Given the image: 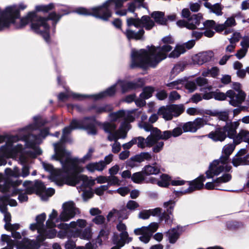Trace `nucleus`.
<instances>
[{
	"label": "nucleus",
	"instance_id": "nucleus-9",
	"mask_svg": "<svg viewBox=\"0 0 249 249\" xmlns=\"http://www.w3.org/2000/svg\"><path fill=\"white\" fill-rule=\"evenodd\" d=\"M23 186L25 188L26 194L36 193L43 200H47L48 197L52 196L55 192L53 188H49L46 189L42 182L38 180H36L35 183L30 181H25L23 183Z\"/></svg>",
	"mask_w": 249,
	"mask_h": 249
},
{
	"label": "nucleus",
	"instance_id": "nucleus-19",
	"mask_svg": "<svg viewBox=\"0 0 249 249\" xmlns=\"http://www.w3.org/2000/svg\"><path fill=\"white\" fill-rule=\"evenodd\" d=\"M227 95L229 98V104L234 107L241 105L246 97V94L244 91L228 90Z\"/></svg>",
	"mask_w": 249,
	"mask_h": 249
},
{
	"label": "nucleus",
	"instance_id": "nucleus-53",
	"mask_svg": "<svg viewBox=\"0 0 249 249\" xmlns=\"http://www.w3.org/2000/svg\"><path fill=\"white\" fill-rule=\"evenodd\" d=\"M140 20L139 18H127L126 19V24L127 26L130 27L134 26L136 28H140Z\"/></svg>",
	"mask_w": 249,
	"mask_h": 249
},
{
	"label": "nucleus",
	"instance_id": "nucleus-22",
	"mask_svg": "<svg viewBox=\"0 0 249 249\" xmlns=\"http://www.w3.org/2000/svg\"><path fill=\"white\" fill-rule=\"evenodd\" d=\"M55 227L47 226L42 230L41 232H38L39 235L37 237V240L40 242L45 240V238H53L57 233V231L54 229Z\"/></svg>",
	"mask_w": 249,
	"mask_h": 249
},
{
	"label": "nucleus",
	"instance_id": "nucleus-33",
	"mask_svg": "<svg viewBox=\"0 0 249 249\" xmlns=\"http://www.w3.org/2000/svg\"><path fill=\"white\" fill-rule=\"evenodd\" d=\"M241 37V36L239 32H234L232 36L229 39L230 44L226 47V52L231 53L233 52L235 48L236 43L239 41Z\"/></svg>",
	"mask_w": 249,
	"mask_h": 249
},
{
	"label": "nucleus",
	"instance_id": "nucleus-8",
	"mask_svg": "<svg viewBox=\"0 0 249 249\" xmlns=\"http://www.w3.org/2000/svg\"><path fill=\"white\" fill-rule=\"evenodd\" d=\"M113 4L112 0H107L101 6L93 7L90 10L79 7L75 12L80 15H92L103 20H107L111 16L110 9Z\"/></svg>",
	"mask_w": 249,
	"mask_h": 249
},
{
	"label": "nucleus",
	"instance_id": "nucleus-47",
	"mask_svg": "<svg viewBox=\"0 0 249 249\" xmlns=\"http://www.w3.org/2000/svg\"><path fill=\"white\" fill-rule=\"evenodd\" d=\"M207 121L208 120H206L204 118H196L194 121L192 122L193 129H195V132H196L197 129L203 127L205 124H206Z\"/></svg>",
	"mask_w": 249,
	"mask_h": 249
},
{
	"label": "nucleus",
	"instance_id": "nucleus-28",
	"mask_svg": "<svg viewBox=\"0 0 249 249\" xmlns=\"http://www.w3.org/2000/svg\"><path fill=\"white\" fill-rule=\"evenodd\" d=\"M241 45L242 48L239 50L235 54V56L239 59L243 58L247 52L249 48V38L247 37H244L243 40L241 42Z\"/></svg>",
	"mask_w": 249,
	"mask_h": 249
},
{
	"label": "nucleus",
	"instance_id": "nucleus-52",
	"mask_svg": "<svg viewBox=\"0 0 249 249\" xmlns=\"http://www.w3.org/2000/svg\"><path fill=\"white\" fill-rule=\"evenodd\" d=\"M200 53L201 55L200 58L202 60L203 64L211 61L214 56L213 53L211 51L203 52Z\"/></svg>",
	"mask_w": 249,
	"mask_h": 249
},
{
	"label": "nucleus",
	"instance_id": "nucleus-29",
	"mask_svg": "<svg viewBox=\"0 0 249 249\" xmlns=\"http://www.w3.org/2000/svg\"><path fill=\"white\" fill-rule=\"evenodd\" d=\"M202 18L201 14L198 13L193 15L187 19L188 27L189 30H194L200 23V20Z\"/></svg>",
	"mask_w": 249,
	"mask_h": 249
},
{
	"label": "nucleus",
	"instance_id": "nucleus-24",
	"mask_svg": "<svg viewBox=\"0 0 249 249\" xmlns=\"http://www.w3.org/2000/svg\"><path fill=\"white\" fill-rule=\"evenodd\" d=\"M208 137L214 142H223L227 138L222 127H217L214 131L211 132Z\"/></svg>",
	"mask_w": 249,
	"mask_h": 249
},
{
	"label": "nucleus",
	"instance_id": "nucleus-20",
	"mask_svg": "<svg viewBox=\"0 0 249 249\" xmlns=\"http://www.w3.org/2000/svg\"><path fill=\"white\" fill-rule=\"evenodd\" d=\"M240 121H241V119L234 122H228L224 126L222 127L227 137L232 139L233 141L238 134L237 129L240 125Z\"/></svg>",
	"mask_w": 249,
	"mask_h": 249
},
{
	"label": "nucleus",
	"instance_id": "nucleus-10",
	"mask_svg": "<svg viewBox=\"0 0 249 249\" xmlns=\"http://www.w3.org/2000/svg\"><path fill=\"white\" fill-rule=\"evenodd\" d=\"M38 121H36L35 124L30 125L22 130L23 131L28 133V135H24L21 138L25 141L26 147L34 148L35 145L39 142V140L41 138H44L48 134V129L45 128L40 131L38 135H33L32 134L33 131L40 127Z\"/></svg>",
	"mask_w": 249,
	"mask_h": 249
},
{
	"label": "nucleus",
	"instance_id": "nucleus-37",
	"mask_svg": "<svg viewBox=\"0 0 249 249\" xmlns=\"http://www.w3.org/2000/svg\"><path fill=\"white\" fill-rule=\"evenodd\" d=\"M120 240L118 241L113 240L114 244L117 245L120 247H123L125 244L128 243L132 240V238L129 236L127 231L121 232L120 233Z\"/></svg>",
	"mask_w": 249,
	"mask_h": 249
},
{
	"label": "nucleus",
	"instance_id": "nucleus-64",
	"mask_svg": "<svg viewBox=\"0 0 249 249\" xmlns=\"http://www.w3.org/2000/svg\"><path fill=\"white\" fill-rule=\"evenodd\" d=\"M163 206L166 209L167 213L170 214H172V211L175 206V202L172 200L165 202L163 204Z\"/></svg>",
	"mask_w": 249,
	"mask_h": 249
},
{
	"label": "nucleus",
	"instance_id": "nucleus-38",
	"mask_svg": "<svg viewBox=\"0 0 249 249\" xmlns=\"http://www.w3.org/2000/svg\"><path fill=\"white\" fill-rule=\"evenodd\" d=\"M160 171V168L159 166H152L147 165L145 166L142 170V172L145 175H157Z\"/></svg>",
	"mask_w": 249,
	"mask_h": 249
},
{
	"label": "nucleus",
	"instance_id": "nucleus-7",
	"mask_svg": "<svg viewBox=\"0 0 249 249\" xmlns=\"http://www.w3.org/2000/svg\"><path fill=\"white\" fill-rule=\"evenodd\" d=\"M65 13L60 14H56L53 12L49 14L48 17H38L34 20L31 24L33 30H39V31H46L47 30H53L56 23L64 15L68 14L69 12L65 10H62Z\"/></svg>",
	"mask_w": 249,
	"mask_h": 249
},
{
	"label": "nucleus",
	"instance_id": "nucleus-62",
	"mask_svg": "<svg viewBox=\"0 0 249 249\" xmlns=\"http://www.w3.org/2000/svg\"><path fill=\"white\" fill-rule=\"evenodd\" d=\"M112 109L111 106L106 105L103 106L97 107L95 108V111L97 113H102L110 111Z\"/></svg>",
	"mask_w": 249,
	"mask_h": 249
},
{
	"label": "nucleus",
	"instance_id": "nucleus-44",
	"mask_svg": "<svg viewBox=\"0 0 249 249\" xmlns=\"http://www.w3.org/2000/svg\"><path fill=\"white\" fill-rule=\"evenodd\" d=\"M236 24L235 20L234 18L231 17L228 18L223 24H218L217 29L223 31L228 27H231L235 26Z\"/></svg>",
	"mask_w": 249,
	"mask_h": 249
},
{
	"label": "nucleus",
	"instance_id": "nucleus-31",
	"mask_svg": "<svg viewBox=\"0 0 249 249\" xmlns=\"http://www.w3.org/2000/svg\"><path fill=\"white\" fill-rule=\"evenodd\" d=\"M242 142H244L249 144V131L241 129L239 131L236 137L234 140V142L235 144H239Z\"/></svg>",
	"mask_w": 249,
	"mask_h": 249
},
{
	"label": "nucleus",
	"instance_id": "nucleus-4",
	"mask_svg": "<svg viewBox=\"0 0 249 249\" xmlns=\"http://www.w3.org/2000/svg\"><path fill=\"white\" fill-rule=\"evenodd\" d=\"M0 152L6 158L13 159L18 158L20 163L23 165L21 169H19V177L24 178L29 175L30 167L26 164L27 162V158L23 154L21 145L18 144L16 146L13 147L10 142H7L5 146L1 147Z\"/></svg>",
	"mask_w": 249,
	"mask_h": 249
},
{
	"label": "nucleus",
	"instance_id": "nucleus-16",
	"mask_svg": "<svg viewBox=\"0 0 249 249\" xmlns=\"http://www.w3.org/2000/svg\"><path fill=\"white\" fill-rule=\"evenodd\" d=\"M102 127L108 136L110 134L123 135V137H126L127 132L130 129L131 125L127 122L122 123L120 128L116 130V125L113 122H106L103 124Z\"/></svg>",
	"mask_w": 249,
	"mask_h": 249
},
{
	"label": "nucleus",
	"instance_id": "nucleus-23",
	"mask_svg": "<svg viewBox=\"0 0 249 249\" xmlns=\"http://www.w3.org/2000/svg\"><path fill=\"white\" fill-rule=\"evenodd\" d=\"M134 139L137 140L136 144H137L138 147L142 149L146 147H152L156 140L154 138V136L152 135H149L146 139L142 137H138L134 138Z\"/></svg>",
	"mask_w": 249,
	"mask_h": 249
},
{
	"label": "nucleus",
	"instance_id": "nucleus-13",
	"mask_svg": "<svg viewBox=\"0 0 249 249\" xmlns=\"http://www.w3.org/2000/svg\"><path fill=\"white\" fill-rule=\"evenodd\" d=\"M19 168L15 167L13 169L6 168L5 170V175L0 173V192L2 193L10 192L13 186V183L9 177L19 178Z\"/></svg>",
	"mask_w": 249,
	"mask_h": 249
},
{
	"label": "nucleus",
	"instance_id": "nucleus-49",
	"mask_svg": "<svg viewBox=\"0 0 249 249\" xmlns=\"http://www.w3.org/2000/svg\"><path fill=\"white\" fill-rule=\"evenodd\" d=\"M86 96V95H80L76 93H73L72 92H69L67 94L64 93H60L58 96V99L61 101H64L65 99L68 98L69 97H72L73 98L75 99H81V97Z\"/></svg>",
	"mask_w": 249,
	"mask_h": 249
},
{
	"label": "nucleus",
	"instance_id": "nucleus-18",
	"mask_svg": "<svg viewBox=\"0 0 249 249\" xmlns=\"http://www.w3.org/2000/svg\"><path fill=\"white\" fill-rule=\"evenodd\" d=\"M135 111V110H132L131 111L120 110L110 113L109 115V117L112 122L123 120L124 122L123 123L127 122L129 124L130 122H133L135 119L134 116Z\"/></svg>",
	"mask_w": 249,
	"mask_h": 249
},
{
	"label": "nucleus",
	"instance_id": "nucleus-45",
	"mask_svg": "<svg viewBox=\"0 0 249 249\" xmlns=\"http://www.w3.org/2000/svg\"><path fill=\"white\" fill-rule=\"evenodd\" d=\"M155 134L153 135L159 140H167L172 136V132L170 131H164L161 132L157 128H155Z\"/></svg>",
	"mask_w": 249,
	"mask_h": 249
},
{
	"label": "nucleus",
	"instance_id": "nucleus-51",
	"mask_svg": "<svg viewBox=\"0 0 249 249\" xmlns=\"http://www.w3.org/2000/svg\"><path fill=\"white\" fill-rule=\"evenodd\" d=\"M54 8L53 3H50L48 5H39L36 6V10L38 12H48Z\"/></svg>",
	"mask_w": 249,
	"mask_h": 249
},
{
	"label": "nucleus",
	"instance_id": "nucleus-48",
	"mask_svg": "<svg viewBox=\"0 0 249 249\" xmlns=\"http://www.w3.org/2000/svg\"><path fill=\"white\" fill-rule=\"evenodd\" d=\"M136 9V5L134 2L129 3L128 4L127 10H117L116 14L119 16H125L127 14V12L134 13Z\"/></svg>",
	"mask_w": 249,
	"mask_h": 249
},
{
	"label": "nucleus",
	"instance_id": "nucleus-41",
	"mask_svg": "<svg viewBox=\"0 0 249 249\" xmlns=\"http://www.w3.org/2000/svg\"><path fill=\"white\" fill-rule=\"evenodd\" d=\"M196 82L198 86L203 87L200 89V91L202 92H206V93L207 91H210L212 89L211 86L207 85L208 80L204 77H197L196 79Z\"/></svg>",
	"mask_w": 249,
	"mask_h": 249
},
{
	"label": "nucleus",
	"instance_id": "nucleus-61",
	"mask_svg": "<svg viewBox=\"0 0 249 249\" xmlns=\"http://www.w3.org/2000/svg\"><path fill=\"white\" fill-rule=\"evenodd\" d=\"M107 182L108 185V187L109 186L112 185H120V180L118 178L114 175H110V176L107 177Z\"/></svg>",
	"mask_w": 249,
	"mask_h": 249
},
{
	"label": "nucleus",
	"instance_id": "nucleus-36",
	"mask_svg": "<svg viewBox=\"0 0 249 249\" xmlns=\"http://www.w3.org/2000/svg\"><path fill=\"white\" fill-rule=\"evenodd\" d=\"M156 23L161 25L167 24V19L164 17V13L162 12L156 11L151 14Z\"/></svg>",
	"mask_w": 249,
	"mask_h": 249
},
{
	"label": "nucleus",
	"instance_id": "nucleus-1",
	"mask_svg": "<svg viewBox=\"0 0 249 249\" xmlns=\"http://www.w3.org/2000/svg\"><path fill=\"white\" fill-rule=\"evenodd\" d=\"M96 124L95 118L93 117L85 118L83 120L74 119L71 122L70 126L64 128L61 142L53 144L55 153L52 156V159L59 160L61 163L63 170L66 173L63 181L68 185L74 186L80 182H82V185L85 187H91L95 184V180L91 177L89 178L86 175L78 174L84 170V168L78 163H84L90 160L94 149L90 148L88 152L79 160L77 158H71V153L65 150L63 142L66 141V135L75 129H84L87 131L89 134H96Z\"/></svg>",
	"mask_w": 249,
	"mask_h": 249
},
{
	"label": "nucleus",
	"instance_id": "nucleus-46",
	"mask_svg": "<svg viewBox=\"0 0 249 249\" xmlns=\"http://www.w3.org/2000/svg\"><path fill=\"white\" fill-rule=\"evenodd\" d=\"M203 29L206 31H212L214 29L215 31H220V30L217 29L218 24L216 25L215 21L213 20H207L203 23Z\"/></svg>",
	"mask_w": 249,
	"mask_h": 249
},
{
	"label": "nucleus",
	"instance_id": "nucleus-11",
	"mask_svg": "<svg viewBox=\"0 0 249 249\" xmlns=\"http://www.w3.org/2000/svg\"><path fill=\"white\" fill-rule=\"evenodd\" d=\"M143 80L142 79H139L137 83L133 82H126L123 81H118V83L108 89L106 91L101 92L98 94L92 95L94 99L97 100L104 98L107 96H111L113 95L116 91V87L120 86L122 91L124 92L127 89H134L139 87H141L143 85Z\"/></svg>",
	"mask_w": 249,
	"mask_h": 249
},
{
	"label": "nucleus",
	"instance_id": "nucleus-5",
	"mask_svg": "<svg viewBox=\"0 0 249 249\" xmlns=\"http://www.w3.org/2000/svg\"><path fill=\"white\" fill-rule=\"evenodd\" d=\"M63 211L60 213L59 217H57V211L53 209L52 213L49 215V218L46 222L47 226L56 227V223L60 221H68L72 218L78 213L79 211L76 208L75 204L72 201H69L64 203L62 206Z\"/></svg>",
	"mask_w": 249,
	"mask_h": 249
},
{
	"label": "nucleus",
	"instance_id": "nucleus-2",
	"mask_svg": "<svg viewBox=\"0 0 249 249\" xmlns=\"http://www.w3.org/2000/svg\"><path fill=\"white\" fill-rule=\"evenodd\" d=\"M161 41L165 45L161 47L147 46L146 49L132 50L131 52L132 68L140 67L145 69L148 67H155L162 60L167 57V53L172 47L169 45L174 43V39L170 36L162 38Z\"/></svg>",
	"mask_w": 249,
	"mask_h": 249
},
{
	"label": "nucleus",
	"instance_id": "nucleus-55",
	"mask_svg": "<svg viewBox=\"0 0 249 249\" xmlns=\"http://www.w3.org/2000/svg\"><path fill=\"white\" fill-rule=\"evenodd\" d=\"M108 234L109 231H106L104 230H101L100 231V233L97 239V243H98L100 245H101L102 243V240L103 241L107 240L108 238Z\"/></svg>",
	"mask_w": 249,
	"mask_h": 249
},
{
	"label": "nucleus",
	"instance_id": "nucleus-35",
	"mask_svg": "<svg viewBox=\"0 0 249 249\" xmlns=\"http://www.w3.org/2000/svg\"><path fill=\"white\" fill-rule=\"evenodd\" d=\"M86 168L90 172L93 173L95 171H102L105 169V164L101 161L95 162H90L86 166Z\"/></svg>",
	"mask_w": 249,
	"mask_h": 249
},
{
	"label": "nucleus",
	"instance_id": "nucleus-27",
	"mask_svg": "<svg viewBox=\"0 0 249 249\" xmlns=\"http://www.w3.org/2000/svg\"><path fill=\"white\" fill-rule=\"evenodd\" d=\"M205 180V178L201 176L193 181L189 182L190 187L186 192H193L195 190H200L204 186L203 182Z\"/></svg>",
	"mask_w": 249,
	"mask_h": 249
},
{
	"label": "nucleus",
	"instance_id": "nucleus-60",
	"mask_svg": "<svg viewBox=\"0 0 249 249\" xmlns=\"http://www.w3.org/2000/svg\"><path fill=\"white\" fill-rule=\"evenodd\" d=\"M143 173L137 172L133 174L131 179L133 182L137 183H140L144 180Z\"/></svg>",
	"mask_w": 249,
	"mask_h": 249
},
{
	"label": "nucleus",
	"instance_id": "nucleus-25",
	"mask_svg": "<svg viewBox=\"0 0 249 249\" xmlns=\"http://www.w3.org/2000/svg\"><path fill=\"white\" fill-rule=\"evenodd\" d=\"M46 215L45 213H42L38 215L36 217V223L32 224L30 225V229L31 230L34 231L36 230H37V232H41L42 230H43L45 226L44 225V222L46 219Z\"/></svg>",
	"mask_w": 249,
	"mask_h": 249
},
{
	"label": "nucleus",
	"instance_id": "nucleus-26",
	"mask_svg": "<svg viewBox=\"0 0 249 249\" xmlns=\"http://www.w3.org/2000/svg\"><path fill=\"white\" fill-rule=\"evenodd\" d=\"M123 135H117V134H110L107 136V139L109 141H114V142L111 145L112 147V152L114 153H118L121 149L120 143L118 142V140L122 138L124 139L125 137H123Z\"/></svg>",
	"mask_w": 249,
	"mask_h": 249
},
{
	"label": "nucleus",
	"instance_id": "nucleus-14",
	"mask_svg": "<svg viewBox=\"0 0 249 249\" xmlns=\"http://www.w3.org/2000/svg\"><path fill=\"white\" fill-rule=\"evenodd\" d=\"M184 110L183 105H170L160 107L158 111V114L165 120L169 121L172 120L173 117L179 116Z\"/></svg>",
	"mask_w": 249,
	"mask_h": 249
},
{
	"label": "nucleus",
	"instance_id": "nucleus-59",
	"mask_svg": "<svg viewBox=\"0 0 249 249\" xmlns=\"http://www.w3.org/2000/svg\"><path fill=\"white\" fill-rule=\"evenodd\" d=\"M182 80H177L166 84V86L169 88V89H179L180 86L182 85Z\"/></svg>",
	"mask_w": 249,
	"mask_h": 249
},
{
	"label": "nucleus",
	"instance_id": "nucleus-50",
	"mask_svg": "<svg viewBox=\"0 0 249 249\" xmlns=\"http://www.w3.org/2000/svg\"><path fill=\"white\" fill-rule=\"evenodd\" d=\"M144 32H125V35L129 40L142 39Z\"/></svg>",
	"mask_w": 249,
	"mask_h": 249
},
{
	"label": "nucleus",
	"instance_id": "nucleus-30",
	"mask_svg": "<svg viewBox=\"0 0 249 249\" xmlns=\"http://www.w3.org/2000/svg\"><path fill=\"white\" fill-rule=\"evenodd\" d=\"M227 97V92L226 94L220 92H209L203 94V98L205 100H209L214 98L216 100H224Z\"/></svg>",
	"mask_w": 249,
	"mask_h": 249
},
{
	"label": "nucleus",
	"instance_id": "nucleus-21",
	"mask_svg": "<svg viewBox=\"0 0 249 249\" xmlns=\"http://www.w3.org/2000/svg\"><path fill=\"white\" fill-rule=\"evenodd\" d=\"M195 44V40H191L183 44H177L174 49L170 53L168 57L170 58H177L180 54L184 53L186 49L192 48Z\"/></svg>",
	"mask_w": 249,
	"mask_h": 249
},
{
	"label": "nucleus",
	"instance_id": "nucleus-3",
	"mask_svg": "<svg viewBox=\"0 0 249 249\" xmlns=\"http://www.w3.org/2000/svg\"><path fill=\"white\" fill-rule=\"evenodd\" d=\"M86 220L78 219L76 221L71 222L69 224L60 223L57 227L61 230L58 233L60 238L65 237H79L85 240H90L92 237V231L90 228L82 229L87 226Z\"/></svg>",
	"mask_w": 249,
	"mask_h": 249
},
{
	"label": "nucleus",
	"instance_id": "nucleus-43",
	"mask_svg": "<svg viewBox=\"0 0 249 249\" xmlns=\"http://www.w3.org/2000/svg\"><path fill=\"white\" fill-rule=\"evenodd\" d=\"M160 180L157 181L156 179H153L152 181V183L157 182V184L162 187H167L170 184L171 181V178L166 174H162L160 176Z\"/></svg>",
	"mask_w": 249,
	"mask_h": 249
},
{
	"label": "nucleus",
	"instance_id": "nucleus-39",
	"mask_svg": "<svg viewBox=\"0 0 249 249\" xmlns=\"http://www.w3.org/2000/svg\"><path fill=\"white\" fill-rule=\"evenodd\" d=\"M204 6L209 9L211 12L215 14L217 16H221L223 14L222 12L223 8L219 3L212 5L210 3L206 2L204 3Z\"/></svg>",
	"mask_w": 249,
	"mask_h": 249
},
{
	"label": "nucleus",
	"instance_id": "nucleus-17",
	"mask_svg": "<svg viewBox=\"0 0 249 249\" xmlns=\"http://www.w3.org/2000/svg\"><path fill=\"white\" fill-rule=\"evenodd\" d=\"M9 205L11 206H16L17 204V201L15 199H9L6 196H0V211L4 214V220L5 222V228L6 230H9L8 225H9L11 221V214L7 211V205Z\"/></svg>",
	"mask_w": 249,
	"mask_h": 249
},
{
	"label": "nucleus",
	"instance_id": "nucleus-58",
	"mask_svg": "<svg viewBox=\"0 0 249 249\" xmlns=\"http://www.w3.org/2000/svg\"><path fill=\"white\" fill-rule=\"evenodd\" d=\"M35 241H30L27 238H23L21 241V246L26 249H34L33 245L35 244Z\"/></svg>",
	"mask_w": 249,
	"mask_h": 249
},
{
	"label": "nucleus",
	"instance_id": "nucleus-6",
	"mask_svg": "<svg viewBox=\"0 0 249 249\" xmlns=\"http://www.w3.org/2000/svg\"><path fill=\"white\" fill-rule=\"evenodd\" d=\"M26 7V5L23 3L6 7L1 13L0 30L4 29L14 23L20 17V11L24 10Z\"/></svg>",
	"mask_w": 249,
	"mask_h": 249
},
{
	"label": "nucleus",
	"instance_id": "nucleus-54",
	"mask_svg": "<svg viewBox=\"0 0 249 249\" xmlns=\"http://www.w3.org/2000/svg\"><path fill=\"white\" fill-rule=\"evenodd\" d=\"M154 92V89L150 87L145 88L143 92L140 94V97L143 99H148L152 96V93Z\"/></svg>",
	"mask_w": 249,
	"mask_h": 249
},
{
	"label": "nucleus",
	"instance_id": "nucleus-56",
	"mask_svg": "<svg viewBox=\"0 0 249 249\" xmlns=\"http://www.w3.org/2000/svg\"><path fill=\"white\" fill-rule=\"evenodd\" d=\"M155 138L156 142L154 143V145H153L152 150L155 153H158L160 152L163 148L164 145V142L162 141H159V139L154 136Z\"/></svg>",
	"mask_w": 249,
	"mask_h": 249
},
{
	"label": "nucleus",
	"instance_id": "nucleus-42",
	"mask_svg": "<svg viewBox=\"0 0 249 249\" xmlns=\"http://www.w3.org/2000/svg\"><path fill=\"white\" fill-rule=\"evenodd\" d=\"M166 236L168 237L170 243H175L179 236L178 230L176 228L169 230L166 233Z\"/></svg>",
	"mask_w": 249,
	"mask_h": 249
},
{
	"label": "nucleus",
	"instance_id": "nucleus-32",
	"mask_svg": "<svg viewBox=\"0 0 249 249\" xmlns=\"http://www.w3.org/2000/svg\"><path fill=\"white\" fill-rule=\"evenodd\" d=\"M140 22V28H144L146 30H151L155 25L154 21L147 16H142Z\"/></svg>",
	"mask_w": 249,
	"mask_h": 249
},
{
	"label": "nucleus",
	"instance_id": "nucleus-57",
	"mask_svg": "<svg viewBox=\"0 0 249 249\" xmlns=\"http://www.w3.org/2000/svg\"><path fill=\"white\" fill-rule=\"evenodd\" d=\"M231 179V174L227 173L224 174L221 177H220L214 180L215 182L219 183H226L230 181Z\"/></svg>",
	"mask_w": 249,
	"mask_h": 249
},
{
	"label": "nucleus",
	"instance_id": "nucleus-12",
	"mask_svg": "<svg viewBox=\"0 0 249 249\" xmlns=\"http://www.w3.org/2000/svg\"><path fill=\"white\" fill-rule=\"evenodd\" d=\"M231 168L229 161H227V159L224 160L220 158L218 160H214L210 164L209 170L206 172V177L208 178H212L214 176H218L222 172H229Z\"/></svg>",
	"mask_w": 249,
	"mask_h": 249
},
{
	"label": "nucleus",
	"instance_id": "nucleus-40",
	"mask_svg": "<svg viewBox=\"0 0 249 249\" xmlns=\"http://www.w3.org/2000/svg\"><path fill=\"white\" fill-rule=\"evenodd\" d=\"M249 154L247 155L244 157L235 156L232 160V163L233 166L237 167L241 165L249 164Z\"/></svg>",
	"mask_w": 249,
	"mask_h": 249
},
{
	"label": "nucleus",
	"instance_id": "nucleus-63",
	"mask_svg": "<svg viewBox=\"0 0 249 249\" xmlns=\"http://www.w3.org/2000/svg\"><path fill=\"white\" fill-rule=\"evenodd\" d=\"M139 206V203L134 200L128 201L126 205V208L131 211H135Z\"/></svg>",
	"mask_w": 249,
	"mask_h": 249
},
{
	"label": "nucleus",
	"instance_id": "nucleus-15",
	"mask_svg": "<svg viewBox=\"0 0 249 249\" xmlns=\"http://www.w3.org/2000/svg\"><path fill=\"white\" fill-rule=\"evenodd\" d=\"M159 224L156 222L151 223L148 226H143L134 230V232L137 235H141L139 240L142 242L148 243L154 232L158 229Z\"/></svg>",
	"mask_w": 249,
	"mask_h": 249
},
{
	"label": "nucleus",
	"instance_id": "nucleus-34",
	"mask_svg": "<svg viewBox=\"0 0 249 249\" xmlns=\"http://www.w3.org/2000/svg\"><path fill=\"white\" fill-rule=\"evenodd\" d=\"M238 144L233 141L232 143L227 144L225 145L222 149L223 155L220 157L222 159H227V161H229V156L235 149L236 145Z\"/></svg>",
	"mask_w": 249,
	"mask_h": 249
}]
</instances>
